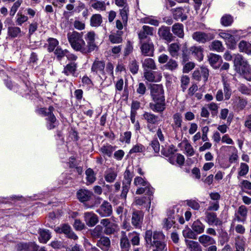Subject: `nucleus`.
<instances>
[{
    "label": "nucleus",
    "mask_w": 251,
    "mask_h": 251,
    "mask_svg": "<svg viewBox=\"0 0 251 251\" xmlns=\"http://www.w3.org/2000/svg\"><path fill=\"white\" fill-rule=\"evenodd\" d=\"M105 63L102 61L95 60L91 68V70L99 75L101 79H105L106 76L104 72Z\"/></svg>",
    "instance_id": "nucleus-6"
},
{
    "label": "nucleus",
    "mask_w": 251,
    "mask_h": 251,
    "mask_svg": "<svg viewBox=\"0 0 251 251\" xmlns=\"http://www.w3.org/2000/svg\"><path fill=\"white\" fill-rule=\"evenodd\" d=\"M96 211L101 217L110 216L112 213L111 205L108 202L104 201Z\"/></svg>",
    "instance_id": "nucleus-12"
},
{
    "label": "nucleus",
    "mask_w": 251,
    "mask_h": 251,
    "mask_svg": "<svg viewBox=\"0 0 251 251\" xmlns=\"http://www.w3.org/2000/svg\"><path fill=\"white\" fill-rule=\"evenodd\" d=\"M153 28L147 25H144L138 33V37L140 41L143 42V40L147 38L148 35H153Z\"/></svg>",
    "instance_id": "nucleus-17"
},
{
    "label": "nucleus",
    "mask_w": 251,
    "mask_h": 251,
    "mask_svg": "<svg viewBox=\"0 0 251 251\" xmlns=\"http://www.w3.org/2000/svg\"><path fill=\"white\" fill-rule=\"evenodd\" d=\"M190 51L192 54L194 55L199 61L203 59V49L201 47L193 46L190 49Z\"/></svg>",
    "instance_id": "nucleus-23"
},
{
    "label": "nucleus",
    "mask_w": 251,
    "mask_h": 251,
    "mask_svg": "<svg viewBox=\"0 0 251 251\" xmlns=\"http://www.w3.org/2000/svg\"><path fill=\"white\" fill-rule=\"evenodd\" d=\"M109 39L113 44H118L122 41V38L120 35L110 34L109 36Z\"/></svg>",
    "instance_id": "nucleus-60"
},
{
    "label": "nucleus",
    "mask_w": 251,
    "mask_h": 251,
    "mask_svg": "<svg viewBox=\"0 0 251 251\" xmlns=\"http://www.w3.org/2000/svg\"><path fill=\"white\" fill-rule=\"evenodd\" d=\"M158 34L160 38L168 43L172 42L174 38L173 34L170 32L169 27L162 26L158 29Z\"/></svg>",
    "instance_id": "nucleus-10"
},
{
    "label": "nucleus",
    "mask_w": 251,
    "mask_h": 251,
    "mask_svg": "<svg viewBox=\"0 0 251 251\" xmlns=\"http://www.w3.org/2000/svg\"><path fill=\"white\" fill-rule=\"evenodd\" d=\"M93 193L86 189L79 190L77 192V197L81 202H85L89 201L93 196Z\"/></svg>",
    "instance_id": "nucleus-15"
},
{
    "label": "nucleus",
    "mask_w": 251,
    "mask_h": 251,
    "mask_svg": "<svg viewBox=\"0 0 251 251\" xmlns=\"http://www.w3.org/2000/svg\"><path fill=\"white\" fill-rule=\"evenodd\" d=\"M129 238H131V243L133 245H138L139 244L140 238L139 234L135 232L131 233L128 235Z\"/></svg>",
    "instance_id": "nucleus-53"
},
{
    "label": "nucleus",
    "mask_w": 251,
    "mask_h": 251,
    "mask_svg": "<svg viewBox=\"0 0 251 251\" xmlns=\"http://www.w3.org/2000/svg\"><path fill=\"white\" fill-rule=\"evenodd\" d=\"M185 242L191 251H202L201 247L198 242L188 240H185Z\"/></svg>",
    "instance_id": "nucleus-33"
},
{
    "label": "nucleus",
    "mask_w": 251,
    "mask_h": 251,
    "mask_svg": "<svg viewBox=\"0 0 251 251\" xmlns=\"http://www.w3.org/2000/svg\"><path fill=\"white\" fill-rule=\"evenodd\" d=\"M54 108L53 106H50L48 109H47L46 113L44 116H47L48 120L50 122L54 123L56 121V118L54 114L52 113Z\"/></svg>",
    "instance_id": "nucleus-41"
},
{
    "label": "nucleus",
    "mask_w": 251,
    "mask_h": 251,
    "mask_svg": "<svg viewBox=\"0 0 251 251\" xmlns=\"http://www.w3.org/2000/svg\"><path fill=\"white\" fill-rule=\"evenodd\" d=\"M173 14L174 18L178 20L179 18H181V21H183L187 19V16L183 15V9L182 8L178 7L171 10Z\"/></svg>",
    "instance_id": "nucleus-27"
},
{
    "label": "nucleus",
    "mask_w": 251,
    "mask_h": 251,
    "mask_svg": "<svg viewBox=\"0 0 251 251\" xmlns=\"http://www.w3.org/2000/svg\"><path fill=\"white\" fill-rule=\"evenodd\" d=\"M178 67V64L177 62L172 59H170L168 62H167L166 64V67L170 70H174L176 69Z\"/></svg>",
    "instance_id": "nucleus-57"
},
{
    "label": "nucleus",
    "mask_w": 251,
    "mask_h": 251,
    "mask_svg": "<svg viewBox=\"0 0 251 251\" xmlns=\"http://www.w3.org/2000/svg\"><path fill=\"white\" fill-rule=\"evenodd\" d=\"M102 227L100 225L97 226L94 229L90 230L92 237L94 239L100 238L102 233Z\"/></svg>",
    "instance_id": "nucleus-34"
},
{
    "label": "nucleus",
    "mask_w": 251,
    "mask_h": 251,
    "mask_svg": "<svg viewBox=\"0 0 251 251\" xmlns=\"http://www.w3.org/2000/svg\"><path fill=\"white\" fill-rule=\"evenodd\" d=\"M102 17L100 14H94L91 18V25L93 26H99L102 23Z\"/></svg>",
    "instance_id": "nucleus-35"
},
{
    "label": "nucleus",
    "mask_w": 251,
    "mask_h": 251,
    "mask_svg": "<svg viewBox=\"0 0 251 251\" xmlns=\"http://www.w3.org/2000/svg\"><path fill=\"white\" fill-rule=\"evenodd\" d=\"M221 59V56L219 55L211 53L208 57V60L210 65L215 68H219V66H217L216 64Z\"/></svg>",
    "instance_id": "nucleus-37"
},
{
    "label": "nucleus",
    "mask_w": 251,
    "mask_h": 251,
    "mask_svg": "<svg viewBox=\"0 0 251 251\" xmlns=\"http://www.w3.org/2000/svg\"><path fill=\"white\" fill-rule=\"evenodd\" d=\"M129 11L128 6H126L120 10V14L124 24H126L127 22Z\"/></svg>",
    "instance_id": "nucleus-42"
},
{
    "label": "nucleus",
    "mask_w": 251,
    "mask_h": 251,
    "mask_svg": "<svg viewBox=\"0 0 251 251\" xmlns=\"http://www.w3.org/2000/svg\"><path fill=\"white\" fill-rule=\"evenodd\" d=\"M87 179L90 183H93L96 180V177L93 170L90 168L86 170L85 172Z\"/></svg>",
    "instance_id": "nucleus-52"
},
{
    "label": "nucleus",
    "mask_w": 251,
    "mask_h": 251,
    "mask_svg": "<svg viewBox=\"0 0 251 251\" xmlns=\"http://www.w3.org/2000/svg\"><path fill=\"white\" fill-rule=\"evenodd\" d=\"M50 238V234L49 230H42L40 231L39 239L41 242L46 243Z\"/></svg>",
    "instance_id": "nucleus-38"
},
{
    "label": "nucleus",
    "mask_w": 251,
    "mask_h": 251,
    "mask_svg": "<svg viewBox=\"0 0 251 251\" xmlns=\"http://www.w3.org/2000/svg\"><path fill=\"white\" fill-rule=\"evenodd\" d=\"M236 250L235 251H245L244 242L238 237L235 240Z\"/></svg>",
    "instance_id": "nucleus-54"
},
{
    "label": "nucleus",
    "mask_w": 251,
    "mask_h": 251,
    "mask_svg": "<svg viewBox=\"0 0 251 251\" xmlns=\"http://www.w3.org/2000/svg\"><path fill=\"white\" fill-rule=\"evenodd\" d=\"M205 214L206 216L205 221L209 225H214L218 226L222 224L221 221L217 218L216 213L206 211Z\"/></svg>",
    "instance_id": "nucleus-14"
},
{
    "label": "nucleus",
    "mask_w": 251,
    "mask_h": 251,
    "mask_svg": "<svg viewBox=\"0 0 251 251\" xmlns=\"http://www.w3.org/2000/svg\"><path fill=\"white\" fill-rule=\"evenodd\" d=\"M91 7L97 10L104 11L106 6L104 1L97 0H91Z\"/></svg>",
    "instance_id": "nucleus-30"
},
{
    "label": "nucleus",
    "mask_w": 251,
    "mask_h": 251,
    "mask_svg": "<svg viewBox=\"0 0 251 251\" xmlns=\"http://www.w3.org/2000/svg\"><path fill=\"white\" fill-rule=\"evenodd\" d=\"M233 20L232 17L230 15H225L221 19V23L225 26H229L233 23Z\"/></svg>",
    "instance_id": "nucleus-40"
},
{
    "label": "nucleus",
    "mask_w": 251,
    "mask_h": 251,
    "mask_svg": "<svg viewBox=\"0 0 251 251\" xmlns=\"http://www.w3.org/2000/svg\"><path fill=\"white\" fill-rule=\"evenodd\" d=\"M174 125H173L174 129L179 128L181 126L182 117L179 113H176L173 116Z\"/></svg>",
    "instance_id": "nucleus-44"
},
{
    "label": "nucleus",
    "mask_w": 251,
    "mask_h": 251,
    "mask_svg": "<svg viewBox=\"0 0 251 251\" xmlns=\"http://www.w3.org/2000/svg\"><path fill=\"white\" fill-rule=\"evenodd\" d=\"M241 188L242 190L247 193L250 195H251V182L247 180H244L241 182Z\"/></svg>",
    "instance_id": "nucleus-46"
},
{
    "label": "nucleus",
    "mask_w": 251,
    "mask_h": 251,
    "mask_svg": "<svg viewBox=\"0 0 251 251\" xmlns=\"http://www.w3.org/2000/svg\"><path fill=\"white\" fill-rule=\"evenodd\" d=\"M219 36L225 40L227 44L230 46L231 49H234L236 44L234 37L230 34L226 32H222L219 34Z\"/></svg>",
    "instance_id": "nucleus-18"
},
{
    "label": "nucleus",
    "mask_w": 251,
    "mask_h": 251,
    "mask_svg": "<svg viewBox=\"0 0 251 251\" xmlns=\"http://www.w3.org/2000/svg\"><path fill=\"white\" fill-rule=\"evenodd\" d=\"M195 64L194 63L189 62L185 63L183 68V72L185 73H189L191 70L194 68Z\"/></svg>",
    "instance_id": "nucleus-63"
},
{
    "label": "nucleus",
    "mask_w": 251,
    "mask_h": 251,
    "mask_svg": "<svg viewBox=\"0 0 251 251\" xmlns=\"http://www.w3.org/2000/svg\"><path fill=\"white\" fill-rule=\"evenodd\" d=\"M151 95L154 101H165L163 87L161 84L151 85Z\"/></svg>",
    "instance_id": "nucleus-3"
},
{
    "label": "nucleus",
    "mask_w": 251,
    "mask_h": 251,
    "mask_svg": "<svg viewBox=\"0 0 251 251\" xmlns=\"http://www.w3.org/2000/svg\"><path fill=\"white\" fill-rule=\"evenodd\" d=\"M8 35L12 38H15L21 33V29L18 27L11 26L8 29Z\"/></svg>",
    "instance_id": "nucleus-45"
},
{
    "label": "nucleus",
    "mask_w": 251,
    "mask_h": 251,
    "mask_svg": "<svg viewBox=\"0 0 251 251\" xmlns=\"http://www.w3.org/2000/svg\"><path fill=\"white\" fill-rule=\"evenodd\" d=\"M133 171H130L128 168H127L124 173V181L123 184H130L131 181L134 176Z\"/></svg>",
    "instance_id": "nucleus-36"
},
{
    "label": "nucleus",
    "mask_w": 251,
    "mask_h": 251,
    "mask_svg": "<svg viewBox=\"0 0 251 251\" xmlns=\"http://www.w3.org/2000/svg\"><path fill=\"white\" fill-rule=\"evenodd\" d=\"M180 47L181 45L179 43H173L168 45L167 50L172 57L177 58Z\"/></svg>",
    "instance_id": "nucleus-16"
},
{
    "label": "nucleus",
    "mask_w": 251,
    "mask_h": 251,
    "mask_svg": "<svg viewBox=\"0 0 251 251\" xmlns=\"http://www.w3.org/2000/svg\"><path fill=\"white\" fill-rule=\"evenodd\" d=\"M155 72L150 70L144 71V76L146 79L150 82H157L160 80L162 77L160 75H158V77L156 79L155 77Z\"/></svg>",
    "instance_id": "nucleus-24"
},
{
    "label": "nucleus",
    "mask_w": 251,
    "mask_h": 251,
    "mask_svg": "<svg viewBox=\"0 0 251 251\" xmlns=\"http://www.w3.org/2000/svg\"><path fill=\"white\" fill-rule=\"evenodd\" d=\"M187 204L194 210H198L200 207L199 203L194 200L187 201Z\"/></svg>",
    "instance_id": "nucleus-62"
},
{
    "label": "nucleus",
    "mask_w": 251,
    "mask_h": 251,
    "mask_svg": "<svg viewBox=\"0 0 251 251\" xmlns=\"http://www.w3.org/2000/svg\"><path fill=\"white\" fill-rule=\"evenodd\" d=\"M118 230V226L117 224L112 223L106 228H105L104 232L106 235H110L115 233Z\"/></svg>",
    "instance_id": "nucleus-39"
},
{
    "label": "nucleus",
    "mask_w": 251,
    "mask_h": 251,
    "mask_svg": "<svg viewBox=\"0 0 251 251\" xmlns=\"http://www.w3.org/2000/svg\"><path fill=\"white\" fill-rule=\"evenodd\" d=\"M199 241L204 247L216 243V241L213 238L205 234L200 236L199 237Z\"/></svg>",
    "instance_id": "nucleus-20"
},
{
    "label": "nucleus",
    "mask_w": 251,
    "mask_h": 251,
    "mask_svg": "<svg viewBox=\"0 0 251 251\" xmlns=\"http://www.w3.org/2000/svg\"><path fill=\"white\" fill-rule=\"evenodd\" d=\"M234 66L237 72L241 74L246 69L248 68L250 65L247 61L245 60L243 57L239 54H235L234 57Z\"/></svg>",
    "instance_id": "nucleus-4"
},
{
    "label": "nucleus",
    "mask_w": 251,
    "mask_h": 251,
    "mask_svg": "<svg viewBox=\"0 0 251 251\" xmlns=\"http://www.w3.org/2000/svg\"><path fill=\"white\" fill-rule=\"evenodd\" d=\"M76 64L74 62L68 64L64 68L63 73L66 75H69L70 74L75 73L76 70Z\"/></svg>",
    "instance_id": "nucleus-47"
},
{
    "label": "nucleus",
    "mask_w": 251,
    "mask_h": 251,
    "mask_svg": "<svg viewBox=\"0 0 251 251\" xmlns=\"http://www.w3.org/2000/svg\"><path fill=\"white\" fill-rule=\"evenodd\" d=\"M97 245L103 251H108L110 247V239L107 237H101L98 241Z\"/></svg>",
    "instance_id": "nucleus-21"
},
{
    "label": "nucleus",
    "mask_w": 251,
    "mask_h": 251,
    "mask_svg": "<svg viewBox=\"0 0 251 251\" xmlns=\"http://www.w3.org/2000/svg\"><path fill=\"white\" fill-rule=\"evenodd\" d=\"M241 74L248 81H251V68L250 66Z\"/></svg>",
    "instance_id": "nucleus-64"
},
{
    "label": "nucleus",
    "mask_w": 251,
    "mask_h": 251,
    "mask_svg": "<svg viewBox=\"0 0 251 251\" xmlns=\"http://www.w3.org/2000/svg\"><path fill=\"white\" fill-rule=\"evenodd\" d=\"M147 183L148 182L147 181L140 176H136L134 179V184L136 186L138 185L146 186Z\"/></svg>",
    "instance_id": "nucleus-61"
},
{
    "label": "nucleus",
    "mask_w": 251,
    "mask_h": 251,
    "mask_svg": "<svg viewBox=\"0 0 251 251\" xmlns=\"http://www.w3.org/2000/svg\"><path fill=\"white\" fill-rule=\"evenodd\" d=\"M165 240V236L161 232L154 231L153 233L151 230H147L146 232L145 240L147 244L155 247V249L159 251H167Z\"/></svg>",
    "instance_id": "nucleus-2"
},
{
    "label": "nucleus",
    "mask_w": 251,
    "mask_h": 251,
    "mask_svg": "<svg viewBox=\"0 0 251 251\" xmlns=\"http://www.w3.org/2000/svg\"><path fill=\"white\" fill-rule=\"evenodd\" d=\"M48 41H49L48 50L50 52H51L54 50L55 48L58 44V42L56 39H54V38H50Z\"/></svg>",
    "instance_id": "nucleus-56"
},
{
    "label": "nucleus",
    "mask_w": 251,
    "mask_h": 251,
    "mask_svg": "<svg viewBox=\"0 0 251 251\" xmlns=\"http://www.w3.org/2000/svg\"><path fill=\"white\" fill-rule=\"evenodd\" d=\"M238 89L243 94L247 95H251V89L245 84H241Z\"/></svg>",
    "instance_id": "nucleus-58"
},
{
    "label": "nucleus",
    "mask_w": 251,
    "mask_h": 251,
    "mask_svg": "<svg viewBox=\"0 0 251 251\" xmlns=\"http://www.w3.org/2000/svg\"><path fill=\"white\" fill-rule=\"evenodd\" d=\"M114 151V148L111 145L104 146L100 148V151L104 154L110 157L112 152Z\"/></svg>",
    "instance_id": "nucleus-48"
},
{
    "label": "nucleus",
    "mask_w": 251,
    "mask_h": 251,
    "mask_svg": "<svg viewBox=\"0 0 251 251\" xmlns=\"http://www.w3.org/2000/svg\"><path fill=\"white\" fill-rule=\"evenodd\" d=\"M224 92L226 100H229L230 98L232 91L229 84L226 82H224Z\"/></svg>",
    "instance_id": "nucleus-50"
},
{
    "label": "nucleus",
    "mask_w": 251,
    "mask_h": 251,
    "mask_svg": "<svg viewBox=\"0 0 251 251\" xmlns=\"http://www.w3.org/2000/svg\"><path fill=\"white\" fill-rule=\"evenodd\" d=\"M17 250L21 251L25 250L26 251H37L38 246L33 243H20L17 245Z\"/></svg>",
    "instance_id": "nucleus-22"
},
{
    "label": "nucleus",
    "mask_w": 251,
    "mask_h": 251,
    "mask_svg": "<svg viewBox=\"0 0 251 251\" xmlns=\"http://www.w3.org/2000/svg\"><path fill=\"white\" fill-rule=\"evenodd\" d=\"M117 174L113 171H107L104 176V178L107 182H113L116 179Z\"/></svg>",
    "instance_id": "nucleus-43"
},
{
    "label": "nucleus",
    "mask_w": 251,
    "mask_h": 251,
    "mask_svg": "<svg viewBox=\"0 0 251 251\" xmlns=\"http://www.w3.org/2000/svg\"><path fill=\"white\" fill-rule=\"evenodd\" d=\"M193 39L196 41L205 43L209 42L214 38L213 34L210 33H205L201 31H196L192 34Z\"/></svg>",
    "instance_id": "nucleus-5"
},
{
    "label": "nucleus",
    "mask_w": 251,
    "mask_h": 251,
    "mask_svg": "<svg viewBox=\"0 0 251 251\" xmlns=\"http://www.w3.org/2000/svg\"><path fill=\"white\" fill-rule=\"evenodd\" d=\"M124 233V235L123 236V237L121 239V247L122 248H125L126 249H128L130 246V243L128 238L125 235V233Z\"/></svg>",
    "instance_id": "nucleus-59"
},
{
    "label": "nucleus",
    "mask_w": 251,
    "mask_h": 251,
    "mask_svg": "<svg viewBox=\"0 0 251 251\" xmlns=\"http://www.w3.org/2000/svg\"><path fill=\"white\" fill-rule=\"evenodd\" d=\"M172 30L174 34L179 38H183L184 37V33L182 24L179 23L175 24L173 25Z\"/></svg>",
    "instance_id": "nucleus-25"
},
{
    "label": "nucleus",
    "mask_w": 251,
    "mask_h": 251,
    "mask_svg": "<svg viewBox=\"0 0 251 251\" xmlns=\"http://www.w3.org/2000/svg\"><path fill=\"white\" fill-rule=\"evenodd\" d=\"M209 76V70L204 67H201L199 70H195L193 74V77L197 81L201 80V77L204 82L207 81Z\"/></svg>",
    "instance_id": "nucleus-11"
},
{
    "label": "nucleus",
    "mask_w": 251,
    "mask_h": 251,
    "mask_svg": "<svg viewBox=\"0 0 251 251\" xmlns=\"http://www.w3.org/2000/svg\"><path fill=\"white\" fill-rule=\"evenodd\" d=\"M209 49L211 50L217 52H223L225 50L222 43L219 40H214L211 42Z\"/></svg>",
    "instance_id": "nucleus-28"
},
{
    "label": "nucleus",
    "mask_w": 251,
    "mask_h": 251,
    "mask_svg": "<svg viewBox=\"0 0 251 251\" xmlns=\"http://www.w3.org/2000/svg\"><path fill=\"white\" fill-rule=\"evenodd\" d=\"M155 103H150V108L154 111L161 112L165 109V101H154Z\"/></svg>",
    "instance_id": "nucleus-29"
},
{
    "label": "nucleus",
    "mask_w": 251,
    "mask_h": 251,
    "mask_svg": "<svg viewBox=\"0 0 251 251\" xmlns=\"http://www.w3.org/2000/svg\"><path fill=\"white\" fill-rule=\"evenodd\" d=\"M129 69L130 71L133 74L137 73L139 70V65L136 60H131L129 64Z\"/></svg>",
    "instance_id": "nucleus-51"
},
{
    "label": "nucleus",
    "mask_w": 251,
    "mask_h": 251,
    "mask_svg": "<svg viewBox=\"0 0 251 251\" xmlns=\"http://www.w3.org/2000/svg\"><path fill=\"white\" fill-rule=\"evenodd\" d=\"M240 51L247 54H251V44L245 41H242L239 44Z\"/></svg>",
    "instance_id": "nucleus-31"
},
{
    "label": "nucleus",
    "mask_w": 251,
    "mask_h": 251,
    "mask_svg": "<svg viewBox=\"0 0 251 251\" xmlns=\"http://www.w3.org/2000/svg\"><path fill=\"white\" fill-rule=\"evenodd\" d=\"M55 231L58 233H64L69 238L76 240L77 236L72 230L71 226L68 224H63L55 228Z\"/></svg>",
    "instance_id": "nucleus-7"
},
{
    "label": "nucleus",
    "mask_w": 251,
    "mask_h": 251,
    "mask_svg": "<svg viewBox=\"0 0 251 251\" xmlns=\"http://www.w3.org/2000/svg\"><path fill=\"white\" fill-rule=\"evenodd\" d=\"M141 62L144 71L154 70L157 69L154 60L151 58H146Z\"/></svg>",
    "instance_id": "nucleus-19"
},
{
    "label": "nucleus",
    "mask_w": 251,
    "mask_h": 251,
    "mask_svg": "<svg viewBox=\"0 0 251 251\" xmlns=\"http://www.w3.org/2000/svg\"><path fill=\"white\" fill-rule=\"evenodd\" d=\"M183 235L185 238H188L192 239H197V235L193 229L188 228L183 231Z\"/></svg>",
    "instance_id": "nucleus-49"
},
{
    "label": "nucleus",
    "mask_w": 251,
    "mask_h": 251,
    "mask_svg": "<svg viewBox=\"0 0 251 251\" xmlns=\"http://www.w3.org/2000/svg\"><path fill=\"white\" fill-rule=\"evenodd\" d=\"M239 170L240 171L238 172V175L240 176H244L249 172V166L246 163H241Z\"/></svg>",
    "instance_id": "nucleus-55"
},
{
    "label": "nucleus",
    "mask_w": 251,
    "mask_h": 251,
    "mask_svg": "<svg viewBox=\"0 0 251 251\" xmlns=\"http://www.w3.org/2000/svg\"><path fill=\"white\" fill-rule=\"evenodd\" d=\"M144 219V213L142 211L135 210L132 212L131 224L136 228L142 226Z\"/></svg>",
    "instance_id": "nucleus-8"
},
{
    "label": "nucleus",
    "mask_w": 251,
    "mask_h": 251,
    "mask_svg": "<svg viewBox=\"0 0 251 251\" xmlns=\"http://www.w3.org/2000/svg\"><path fill=\"white\" fill-rule=\"evenodd\" d=\"M68 41L72 48L83 54H88L94 51L97 47L95 43V33L94 31L88 32L85 35L86 43L82 39V32L73 31L67 34Z\"/></svg>",
    "instance_id": "nucleus-1"
},
{
    "label": "nucleus",
    "mask_w": 251,
    "mask_h": 251,
    "mask_svg": "<svg viewBox=\"0 0 251 251\" xmlns=\"http://www.w3.org/2000/svg\"><path fill=\"white\" fill-rule=\"evenodd\" d=\"M84 221L89 227L95 226L99 222L98 216L93 212H85L84 214Z\"/></svg>",
    "instance_id": "nucleus-13"
},
{
    "label": "nucleus",
    "mask_w": 251,
    "mask_h": 251,
    "mask_svg": "<svg viewBox=\"0 0 251 251\" xmlns=\"http://www.w3.org/2000/svg\"><path fill=\"white\" fill-rule=\"evenodd\" d=\"M141 52L142 55L144 56H153L154 53V45L151 42H143L140 41Z\"/></svg>",
    "instance_id": "nucleus-9"
},
{
    "label": "nucleus",
    "mask_w": 251,
    "mask_h": 251,
    "mask_svg": "<svg viewBox=\"0 0 251 251\" xmlns=\"http://www.w3.org/2000/svg\"><path fill=\"white\" fill-rule=\"evenodd\" d=\"M143 117L149 123L155 124L159 121V118L153 114L149 112H145L143 114Z\"/></svg>",
    "instance_id": "nucleus-32"
},
{
    "label": "nucleus",
    "mask_w": 251,
    "mask_h": 251,
    "mask_svg": "<svg viewBox=\"0 0 251 251\" xmlns=\"http://www.w3.org/2000/svg\"><path fill=\"white\" fill-rule=\"evenodd\" d=\"M191 227L197 234H201L203 232L205 226L200 220H198L194 222Z\"/></svg>",
    "instance_id": "nucleus-26"
}]
</instances>
